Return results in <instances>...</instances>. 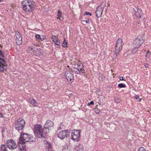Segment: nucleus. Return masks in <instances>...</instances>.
I'll use <instances>...</instances> for the list:
<instances>
[{
  "label": "nucleus",
  "instance_id": "nucleus-12",
  "mask_svg": "<svg viewBox=\"0 0 151 151\" xmlns=\"http://www.w3.org/2000/svg\"><path fill=\"white\" fill-rule=\"evenodd\" d=\"M65 76L67 79L69 81H72L73 80L74 77L72 73L69 71H66L65 73Z\"/></svg>",
  "mask_w": 151,
  "mask_h": 151
},
{
  "label": "nucleus",
  "instance_id": "nucleus-22",
  "mask_svg": "<svg viewBox=\"0 0 151 151\" xmlns=\"http://www.w3.org/2000/svg\"><path fill=\"white\" fill-rule=\"evenodd\" d=\"M73 71L76 74L80 73V70L76 68L73 67Z\"/></svg>",
  "mask_w": 151,
  "mask_h": 151
},
{
  "label": "nucleus",
  "instance_id": "nucleus-38",
  "mask_svg": "<svg viewBox=\"0 0 151 151\" xmlns=\"http://www.w3.org/2000/svg\"><path fill=\"white\" fill-rule=\"evenodd\" d=\"M119 79L121 81H125V80L123 79V78L122 76L120 77Z\"/></svg>",
  "mask_w": 151,
  "mask_h": 151
},
{
  "label": "nucleus",
  "instance_id": "nucleus-19",
  "mask_svg": "<svg viewBox=\"0 0 151 151\" xmlns=\"http://www.w3.org/2000/svg\"><path fill=\"white\" fill-rule=\"evenodd\" d=\"M52 39L53 42L55 43H57L59 42L58 39L57 38L56 36L55 35H52Z\"/></svg>",
  "mask_w": 151,
  "mask_h": 151
},
{
  "label": "nucleus",
  "instance_id": "nucleus-42",
  "mask_svg": "<svg viewBox=\"0 0 151 151\" xmlns=\"http://www.w3.org/2000/svg\"><path fill=\"white\" fill-rule=\"evenodd\" d=\"M85 22H86V23H88V22H89V20L88 19L86 20H85Z\"/></svg>",
  "mask_w": 151,
  "mask_h": 151
},
{
  "label": "nucleus",
  "instance_id": "nucleus-5",
  "mask_svg": "<svg viewBox=\"0 0 151 151\" xmlns=\"http://www.w3.org/2000/svg\"><path fill=\"white\" fill-rule=\"evenodd\" d=\"M25 122L22 118L18 119L15 123V127L16 130L19 131L22 130L24 126Z\"/></svg>",
  "mask_w": 151,
  "mask_h": 151
},
{
  "label": "nucleus",
  "instance_id": "nucleus-27",
  "mask_svg": "<svg viewBox=\"0 0 151 151\" xmlns=\"http://www.w3.org/2000/svg\"><path fill=\"white\" fill-rule=\"evenodd\" d=\"M67 42H66L65 39H64V42L62 44V46L64 47H66L67 46Z\"/></svg>",
  "mask_w": 151,
  "mask_h": 151
},
{
  "label": "nucleus",
  "instance_id": "nucleus-30",
  "mask_svg": "<svg viewBox=\"0 0 151 151\" xmlns=\"http://www.w3.org/2000/svg\"><path fill=\"white\" fill-rule=\"evenodd\" d=\"M56 45V47L57 48H59L60 46V42L55 43Z\"/></svg>",
  "mask_w": 151,
  "mask_h": 151
},
{
  "label": "nucleus",
  "instance_id": "nucleus-10",
  "mask_svg": "<svg viewBox=\"0 0 151 151\" xmlns=\"http://www.w3.org/2000/svg\"><path fill=\"white\" fill-rule=\"evenodd\" d=\"M69 135L68 130H63L60 131L58 134V137L60 139H63L67 137Z\"/></svg>",
  "mask_w": 151,
  "mask_h": 151
},
{
  "label": "nucleus",
  "instance_id": "nucleus-18",
  "mask_svg": "<svg viewBox=\"0 0 151 151\" xmlns=\"http://www.w3.org/2000/svg\"><path fill=\"white\" fill-rule=\"evenodd\" d=\"M29 102L33 105L37 104V101L33 98H30L29 99Z\"/></svg>",
  "mask_w": 151,
  "mask_h": 151
},
{
  "label": "nucleus",
  "instance_id": "nucleus-26",
  "mask_svg": "<svg viewBox=\"0 0 151 151\" xmlns=\"http://www.w3.org/2000/svg\"><path fill=\"white\" fill-rule=\"evenodd\" d=\"M118 86L119 88H125L126 86L125 84L121 83L119 84L118 85Z\"/></svg>",
  "mask_w": 151,
  "mask_h": 151
},
{
  "label": "nucleus",
  "instance_id": "nucleus-32",
  "mask_svg": "<svg viewBox=\"0 0 151 151\" xmlns=\"http://www.w3.org/2000/svg\"><path fill=\"white\" fill-rule=\"evenodd\" d=\"M85 14L87 15H89L90 16H91L92 15V14L91 13L89 12H85Z\"/></svg>",
  "mask_w": 151,
  "mask_h": 151
},
{
  "label": "nucleus",
  "instance_id": "nucleus-1",
  "mask_svg": "<svg viewBox=\"0 0 151 151\" xmlns=\"http://www.w3.org/2000/svg\"><path fill=\"white\" fill-rule=\"evenodd\" d=\"M35 141V139L32 136L28 135L26 133L23 134L22 137V134H21V136L19 138V141L18 142V145L21 147L20 144L23 147V145H25L26 142H33Z\"/></svg>",
  "mask_w": 151,
  "mask_h": 151
},
{
  "label": "nucleus",
  "instance_id": "nucleus-43",
  "mask_svg": "<svg viewBox=\"0 0 151 151\" xmlns=\"http://www.w3.org/2000/svg\"><path fill=\"white\" fill-rule=\"evenodd\" d=\"M69 98H71L73 97V95L72 94H70Z\"/></svg>",
  "mask_w": 151,
  "mask_h": 151
},
{
  "label": "nucleus",
  "instance_id": "nucleus-8",
  "mask_svg": "<svg viewBox=\"0 0 151 151\" xmlns=\"http://www.w3.org/2000/svg\"><path fill=\"white\" fill-rule=\"evenodd\" d=\"M6 144L8 148L11 150H14L17 147V145L12 139L7 140L6 142Z\"/></svg>",
  "mask_w": 151,
  "mask_h": 151
},
{
  "label": "nucleus",
  "instance_id": "nucleus-31",
  "mask_svg": "<svg viewBox=\"0 0 151 151\" xmlns=\"http://www.w3.org/2000/svg\"><path fill=\"white\" fill-rule=\"evenodd\" d=\"M139 151H146V150L144 147H141L139 148Z\"/></svg>",
  "mask_w": 151,
  "mask_h": 151
},
{
  "label": "nucleus",
  "instance_id": "nucleus-33",
  "mask_svg": "<svg viewBox=\"0 0 151 151\" xmlns=\"http://www.w3.org/2000/svg\"><path fill=\"white\" fill-rule=\"evenodd\" d=\"M150 54V52L149 51H147L146 54L145 56L146 57H148Z\"/></svg>",
  "mask_w": 151,
  "mask_h": 151
},
{
  "label": "nucleus",
  "instance_id": "nucleus-39",
  "mask_svg": "<svg viewBox=\"0 0 151 151\" xmlns=\"http://www.w3.org/2000/svg\"><path fill=\"white\" fill-rule=\"evenodd\" d=\"M144 65L146 68H147L149 67V65L147 63H145Z\"/></svg>",
  "mask_w": 151,
  "mask_h": 151
},
{
  "label": "nucleus",
  "instance_id": "nucleus-15",
  "mask_svg": "<svg viewBox=\"0 0 151 151\" xmlns=\"http://www.w3.org/2000/svg\"><path fill=\"white\" fill-rule=\"evenodd\" d=\"M83 146L81 145H79L78 146H76L73 151H83Z\"/></svg>",
  "mask_w": 151,
  "mask_h": 151
},
{
  "label": "nucleus",
  "instance_id": "nucleus-2",
  "mask_svg": "<svg viewBox=\"0 0 151 151\" xmlns=\"http://www.w3.org/2000/svg\"><path fill=\"white\" fill-rule=\"evenodd\" d=\"M22 5L23 9L26 12H29L31 10H33L35 6V2L29 0L23 1Z\"/></svg>",
  "mask_w": 151,
  "mask_h": 151
},
{
  "label": "nucleus",
  "instance_id": "nucleus-47",
  "mask_svg": "<svg viewBox=\"0 0 151 151\" xmlns=\"http://www.w3.org/2000/svg\"><path fill=\"white\" fill-rule=\"evenodd\" d=\"M77 65L78 67L80 66V65L78 64Z\"/></svg>",
  "mask_w": 151,
  "mask_h": 151
},
{
  "label": "nucleus",
  "instance_id": "nucleus-4",
  "mask_svg": "<svg viewBox=\"0 0 151 151\" xmlns=\"http://www.w3.org/2000/svg\"><path fill=\"white\" fill-rule=\"evenodd\" d=\"M144 42V36L142 35H140L135 39L133 43L134 46L139 47Z\"/></svg>",
  "mask_w": 151,
  "mask_h": 151
},
{
  "label": "nucleus",
  "instance_id": "nucleus-45",
  "mask_svg": "<svg viewBox=\"0 0 151 151\" xmlns=\"http://www.w3.org/2000/svg\"><path fill=\"white\" fill-rule=\"evenodd\" d=\"M138 99V101L139 102H140L141 100V98H139V99Z\"/></svg>",
  "mask_w": 151,
  "mask_h": 151
},
{
  "label": "nucleus",
  "instance_id": "nucleus-13",
  "mask_svg": "<svg viewBox=\"0 0 151 151\" xmlns=\"http://www.w3.org/2000/svg\"><path fill=\"white\" fill-rule=\"evenodd\" d=\"M16 42L17 44L20 45L22 43V37L19 33L17 32L16 34Z\"/></svg>",
  "mask_w": 151,
  "mask_h": 151
},
{
  "label": "nucleus",
  "instance_id": "nucleus-20",
  "mask_svg": "<svg viewBox=\"0 0 151 151\" xmlns=\"http://www.w3.org/2000/svg\"><path fill=\"white\" fill-rule=\"evenodd\" d=\"M0 63L1 65H3V66H6V64L5 63V61L1 57H0Z\"/></svg>",
  "mask_w": 151,
  "mask_h": 151
},
{
  "label": "nucleus",
  "instance_id": "nucleus-34",
  "mask_svg": "<svg viewBox=\"0 0 151 151\" xmlns=\"http://www.w3.org/2000/svg\"><path fill=\"white\" fill-rule=\"evenodd\" d=\"M23 146H24L23 147L22 146V149L21 147V151H26V150H25V145H23Z\"/></svg>",
  "mask_w": 151,
  "mask_h": 151
},
{
  "label": "nucleus",
  "instance_id": "nucleus-44",
  "mask_svg": "<svg viewBox=\"0 0 151 151\" xmlns=\"http://www.w3.org/2000/svg\"><path fill=\"white\" fill-rule=\"evenodd\" d=\"M2 114L1 113H0V118H2Z\"/></svg>",
  "mask_w": 151,
  "mask_h": 151
},
{
  "label": "nucleus",
  "instance_id": "nucleus-17",
  "mask_svg": "<svg viewBox=\"0 0 151 151\" xmlns=\"http://www.w3.org/2000/svg\"><path fill=\"white\" fill-rule=\"evenodd\" d=\"M44 142L46 147H48L49 148V150L51 149V145L50 142H48L46 140H45L44 141Z\"/></svg>",
  "mask_w": 151,
  "mask_h": 151
},
{
  "label": "nucleus",
  "instance_id": "nucleus-41",
  "mask_svg": "<svg viewBox=\"0 0 151 151\" xmlns=\"http://www.w3.org/2000/svg\"><path fill=\"white\" fill-rule=\"evenodd\" d=\"M114 101L115 102H116L117 103H118L119 102V101L118 100L116 99H114Z\"/></svg>",
  "mask_w": 151,
  "mask_h": 151
},
{
  "label": "nucleus",
  "instance_id": "nucleus-16",
  "mask_svg": "<svg viewBox=\"0 0 151 151\" xmlns=\"http://www.w3.org/2000/svg\"><path fill=\"white\" fill-rule=\"evenodd\" d=\"M35 49H33L32 47L30 46L27 48V51L29 53H32L33 52H34L36 50H38L37 48Z\"/></svg>",
  "mask_w": 151,
  "mask_h": 151
},
{
  "label": "nucleus",
  "instance_id": "nucleus-23",
  "mask_svg": "<svg viewBox=\"0 0 151 151\" xmlns=\"http://www.w3.org/2000/svg\"><path fill=\"white\" fill-rule=\"evenodd\" d=\"M6 67V66H3V65H1V63H0V72H3Z\"/></svg>",
  "mask_w": 151,
  "mask_h": 151
},
{
  "label": "nucleus",
  "instance_id": "nucleus-25",
  "mask_svg": "<svg viewBox=\"0 0 151 151\" xmlns=\"http://www.w3.org/2000/svg\"><path fill=\"white\" fill-rule=\"evenodd\" d=\"M58 16V19H60V17L62 16V13L61 11L60 10H58V13L57 14Z\"/></svg>",
  "mask_w": 151,
  "mask_h": 151
},
{
  "label": "nucleus",
  "instance_id": "nucleus-14",
  "mask_svg": "<svg viewBox=\"0 0 151 151\" xmlns=\"http://www.w3.org/2000/svg\"><path fill=\"white\" fill-rule=\"evenodd\" d=\"M135 14L137 17L141 18L142 17L143 14L141 9H136V10H135Z\"/></svg>",
  "mask_w": 151,
  "mask_h": 151
},
{
  "label": "nucleus",
  "instance_id": "nucleus-24",
  "mask_svg": "<svg viewBox=\"0 0 151 151\" xmlns=\"http://www.w3.org/2000/svg\"><path fill=\"white\" fill-rule=\"evenodd\" d=\"M36 39L38 40H42L43 41L44 40V39L43 38V39H42V38L41 37L40 35H39L37 34L35 36Z\"/></svg>",
  "mask_w": 151,
  "mask_h": 151
},
{
  "label": "nucleus",
  "instance_id": "nucleus-35",
  "mask_svg": "<svg viewBox=\"0 0 151 151\" xmlns=\"http://www.w3.org/2000/svg\"><path fill=\"white\" fill-rule=\"evenodd\" d=\"M139 47H134L133 49V51L135 52L136 51H137V49Z\"/></svg>",
  "mask_w": 151,
  "mask_h": 151
},
{
  "label": "nucleus",
  "instance_id": "nucleus-29",
  "mask_svg": "<svg viewBox=\"0 0 151 151\" xmlns=\"http://www.w3.org/2000/svg\"><path fill=\"white\" fill-rule=\"evenodd\" d=\"M80 70V72H81V73H84V70L83 65H82V66L81 67V68Z\"/></svg>",
  "mask_w": 151,
  "mask_h": 151
},
{
  "label": "nucleus",
  "instance_id": "nucleus-21",
  "mask_svg": "<svg viewBox=\"0 0 151 151\" xmlns=\"http://www.w3.org/2000/svg\"><path fill=\"white\" fill-rule=\"evenodd\" d=\"M1 151H7L6 146L4 145H1Z\"/></svg>",
  "mask_w": 151,
  "mask_h": 151
},
{
  "label": "nucleus",
  "instance_id": "nucleus-28",
  "mask_svg": "<svg viewBox=\"0 0 151 151\" xmlns=\"http://www.w3.org/2000/svg\"><path fill=\"white\" fill-rule=\"evenodd\" d=\"M94 110L96 114H99L100 112L99 110L97 108H95Z\"/></svg>",
  "mask_w": 151,
  "mask_h": 151
},
{
  "label": "nucleus",
  "instance_id": "nucleus-48",
  "mask_svg": "<svg viewBox=\"0 0 151 151\" xmlns=\"http://www.w3.org/2000/svg\"><path fill=\"white\" fill-rule=\"evenodd\" d=\"M67 67H68V68H69V66H67Z\"/></svg>",
  "mask_w": 151,
  "mask_h": 151
},
{
  "label": "nucleus",
  "instance_id": "nucleus-11",
  "mask_svg": "<svg viewBox=\"0 0 151 151\" xmlns=\"http://www.w3.org/2000/svg\"><path fill=\"white\" fill-rule=\"evenodd\" d=\"M104 6H101V5L98 6L97 8L96 11V16L98 17H101Z\"/></svg>",
  "mask_w": 151,
  "mask_h": 151
},
{
  "label": "nucleus",
  "instance_id": "nucleus-3",
  "mask_svg": "<svg viewBox=\"0 0 151 151\" xmlns=\"http://www.w3.org/2000/svg\"><path fill=\"white\" fill-rule=\"evenodd\" d=\"M33 132L35 136L38 138L44 137V130L42 126L40 124H36L35 125L33 129Z\"/></svg>",
  "mask_w": 151,
  "mask_h": 151
},
{
  "label": "nucleus",
  "instance_id": "nucleus-6",
  "mask_svg": "<svg viewBox=\"0 0 151 151\" xmlns=\"http://www.w3.org/2000/svg\"><path fill=\"white\" fill-rule=\"evenodd\" d=\"M71 139L76 142L79 141L80 137V132L78 130H72L71 133Z\"/></svg>",
  "mask_w": 151,
  "mask_h": 151
},
{
  "label": "nucleus",
  "instance_id": "nucleus-46",
  "mask_svg": "<svg viewBox=\"0 0 151 151\" xmlns=\"http://www.w3.org/2000/svg\"><path fill=\"white\" fill-rule=\"evenodd\" d=\"M63 151H65V148L63 149Z\"/></svg>",
  "mask_w": 151,
  "mask_h": 151
},
{
  "label": "nucleus",
  "instance_id": "nucleus-9",
  "mask_svg": "<svg viewBox=\"0 0 151 151\" xmlns=\"http://www.w3.org/2000/svg\"><path fill=\"white\" fill-rule=\"evenodd\" d=\"M53 123L52 121L50 120H47L44 125L45 130H46V132H45V134H47L49 132V128L53 127Z\"/></svg>",
  "mask_w": 151,
  "mask_h": 151
},
{
  "label": "nucleus",
  "instance_id": "nucleus-7",
  "mask_svg": "<svg viewBox=\"0 0 151 151\" xmlns=\"http://www.w3.org/2000/svg\"><path fill=\"white\" fill-rule=\"evenodd\" d=\"M122 40L120 38H119L116 42L115 52L116 55L122 49Z\"/></svg>",
  "mask_w": 151,
  "mask_h": 151
},
{
  "label": "nucleus",
  "instance_id": "nucleus-36",
  "mask_svg": "<svg viewBox=\"0 0 151 151\" xmlns=\"http://www.w3.org/2000/svg\"><path fill=\"white\" fill-rule=\"evenodd\" d=\"M4 57V56L2 53V52L1 51H0V57Z\"/></svg>",
  "mask_w": 151,
  "mask_h": 151
},
{
  "label": "nucleus",
  "instance_id": "nucleus-37",
  "mask_svg": "<svg viewBox=\"0 0 151 151\" xmlns=\"http://www.w3.org/2000/svg\"><path fill=\"white\" fill-rule=\"evenodd\" d=\"M93 104H94V102L92 101H91V102L90 103H88V106H89L91 104L93 105Z\"/></svg>",
  "mask_w": 151,
  "mask_h": 151
},
{
  "label": "nucleus",
  "instance_id": "nucleus-40",
  "mask_svg": "<svg viewBox=\"0 0 151 151\" xmlns=\"http://www.w3.org/2000/svg\"><path fill=\"white\" fill-rule=\"evenodd\" d=\"M134 97L136 99H138L139 98V96L137 95H136Z\"/></svg>",
  "mask_w": 151,
  "mask_h": 151
}]
</instances>
